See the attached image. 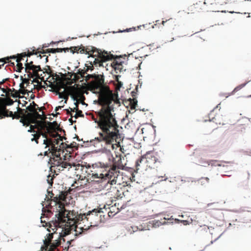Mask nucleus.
Masks as SVG:
<instances>
[{
  "label": "nucleus",
  "instance_id": "20",
  "mask_svg": "<svg viewBox=\"0 0 251 251\" xmlns=\"http://www.w3.org/2000/svg\"><path fill=\"white\" fill-rule=\"evenodd\" d=\"M136 93L134 91H132L131 92V95L133 97L132 99H130V108L131 109H135L136 105H137V100L135 98V96L136 95Z\"/></svg>",
  "mask_w": 251,
  "mask_h": 251
},
{
  "label": "nucleus",
  "instance_id": "11",
  "mask_svg": "<svg viewBox=\"0 0 251 251\" xmlns=\"http://www.w3.org/2000/svg\"><path fill=\"white\" fill-rule=\"evenodd\" d=\"M25 71L28 74V76L30 78L35 77H39L38 72L41 71V68L39 65H34L33 61H31L28 62L27 58L26 60V63L25 64Z\"/></svg>",
  "mask_w": 251,
  "mask_h": 251
},
{
  "label": "nucleus",
  "instance_id": "54",
  "mask_svg": "<svg viewBox=\"0 0 251 251\" xmlns=\"http://www.w3.org/2000/svg\"><path fill=\"white\" fill-rule=\"evenodd\" d=\"M50 53H56L55 49H50Z\"/></svg>",
  "mask_w": 251,
  "mask_h": 251
},
{
  "label": "nucleus",
  "instance_id": "13",
  "mask_svg": "<svg viewBox=\"0 0 251 251\" xmlns=\"http://www.w3.org/2000/svg\"><path fill=\"white\" fill-rule=\"evenodd\" d=\"M35 128H37L38 132H37L36 133L33 134L34 138H32L31 140H35L36 143L37 144H38V139L41 136V135H42L44 138H45V137H47V133H43V130H40V129H39V126H38V124L34 126L31 125L30 126V129L28 130V131L29 132H35V131L34 130Z\"/></svg>",
  "mask_w": 251,
  "mask_h": 251
},
{
  "label": "nucleus",
  "instance_id": "37",
  "mask_svg": "<svg viewBox=\"0 0 251 251\" xmlns=\"http://www.w3.org/2000/svg\"><path fill=\"white\" fill-rule=\"evenodd\" d=\"M49 69L50 70V72L48 73L47 72L49 75H50V77H51V79L50 80H53L58 75L56 74V73H53V72L51 70V69H50V67H49Z\"/></svg>",
  "mask_w": 251,
  "mask_h": 251
},
{
  "label": "nucleus",
  "instance_id": "32",
  "mask_svg": "<svg viewBox=\"0 0 251 251\" xmlns=\"http://www.w3.org/2000/svg\"><path fill=\"white\" fill-rule=\"evenodd\" d=\"M220 5H223L228 3L235 2L237 0H219Z\"/></svg>",
  "mask_w": 251,
  "mask_h": 251
},
{
  "label": "nucleus",
  "instance_id": "7",
  "mask_svg": "<svg viewBox=\"0 0 251 251\" xmlns=\"http://www.w3.org/2000/svg\"><path fill=\"white\" fill-rule=\"evenodd\" d=\"M64 236L62 232L56 231L49 233L47 238L44 241V246L41 247L42 251H58L57 247L61 245V240L65 242V239L62 238Z\"/></svg>",
  "mask_w": 251,
  "mask_h": 251
},
{
  "label": "nucleus",
  "instance_id": "51",
  "mask_svg": "<svg viewBox=\"0 0 251 251\" xmlns=\"http://www.w3.org/2000/svg\"><path fill=\"white\" fill-rule=\"evenodd\" d=\"M31 103L32 106H33L36 109V110H37V106H38V105L37 104H36L34 101H32V102Z\"/></svg>",
  "mask_w": 251,
  "mask_h": 251
},
{
  "label": "nucleus",
  "instance_id": "23",
  "mask_svg": "<svg viewBox=\"0 0 251 251\" xmlns=\"http://www.w3.org/2000/svg\"><path fill=\"white\" fill-rule=\"evenodd\" d=\"M75 144H76V143L74 142L70 144V145L68 144L67 143H62L58 149V151H63V149L64 148H73L75 147Z\"/></svg>",
  "mask_w": 251,
  "mask_h": 251
},
{
  "label": "nucleus",
  "instance_id": "57",
  "mask_svg": "<svg viewBox=\"0 0 251 251\" xmlns=\"http://www.w3.org/2000/svg\"><path fill=\"white\" fill-rule=\"evenodd\" d=\"M65 231H66L64 232V234L65 235H68L69 234L70 230H69V229H66Z\"/></svg>",
  "mask_w": 251,
  "mask_h": 251
},
{
  "label": "nucleus",
  "instance_id": "38",
  "mask_svg": "<svg viewBox=\"0 0 251 251\" xmlns=\"http://www.w3.org/2000/svg\"><path fill=\"white\" fill-rule=\"evenodd\" d=\"M63 80L64 78L62 77H60L59 75H58L54 79V80H53V82L55 83L58 82L59 83H62L63 84Z\"/></svg>",
  "mask_w": 251,
  "mask_h": 251
},
{
  "label": "nucleus",
  "instance_id": "18",
  "mask_svg": "<svg viewBox=\"0 0 251 251\" xmlns=\"http://www.w3.org/2000/svg\"><path fill=\"white\" fill-rule=\"evenodd\" d=\"M111 67L115 70L116 73L121 72L123 69L122 63H118L117 62H112L111 64Z\"/></svg>",
  "mask_w": 251,
  "mask_h": 251
},
{
  "label": "nucleus",
  "instance_id": "34",
  "mask_svg": "<svg viewBox=\"0 0 251 251\" xmlns=\"http://www.w3.org/2000/svg\"><path fill=\"white\" fill-rule=\"evenodd\" d=\"M67 75L68 76H69L70 77L69 79H71L73 76H74L73 79L75 80H78V79L79 78V77L77 75V74L76 73H72L71 72H68L67 73Z\"/></svg>",
  "mask_w": 251,
  "mask_h": 251
},
{
  "label": "nucleus",
  "instance_id": "29",
  "mask_svg": "<svg viewBox=\"0 0 251 251\" xmlns=\"http://www.w3.org/2000/svg\"><path fill=\"white\" fill-rule=\"evenodd\" d=\"M8 91L11 92L10 97H12L14 98H21V96H19V93H18V90H16L14 88L12 89L8 88Z\"/></svg>",
  "mask_w": 251,
  "mask_h": 251
},
{
  "label": "nucleus",
  "instance_id": "45",
  "mask_svg": "<svg viewBox=\"0 0 251 251\" xmlns=\"http://www.w3.org/2000/svg\"><path fill=\"white\" fill-rule=\"evenodd\" d=\"M21 79L22 80V82H23L24 84L26 83L27 85H28L29 83L30 80L28 78H24L22 76H21Z\"/></svg>",
  "mask_w": 251,
  "mask_h": 251
},
{
  "label": "nucleus",
  "instance_id": "21",
  "mask_svg": "<svg viewBox=\"0 0 251 251\" xmlns=\"http://www.w3.org/2000/svg\"><path fill=\"white\" fill-rule=\"evenodd\" d=\"M32 50L31 51H30L29 50H28L27 52H23L22 53L19 54V55H20L23 58L27 56H30L31 55L33 54H37L38 53V50H36L35 48L34 47L33 48Z\"/></svg>",
  "mask_w": 251,
  "mask_h": 251
},
{
  "label": "nucleus",
  "instance_id": "41",
  "mask_svg": "<svg viewBox=\"0 0 251 251\" xmlns=\"http://www.w3.org/2000/svg\"><path fill=\"white\" fill-rule=\"evenodd\" d=\"M26 109L32 113H33L36 111V109L33 106H32L31 103H30V105L26 107Z\"/></svg>",
  "mask_w": 251,
  "mask_h": 251
},
{
  "label": "nucleus",
  "instance_id": "64",
  "mask_svg": "<svg viewBox=\"0 0 251 251\" xmlns=\"http://www.w3.org/2000/svg\"><path fill=\"white\" fill-rule=\"evenodd\" d=\"M211 10L212 11H217L216 8H211Z\"/></svg>",
  "mask_w": 251,
  "mask_h": 251
},
{
  "label": "nucleus",
  "instance_id": "46",
  "mask_svg": "<svg viewBox=\"0 0 251 251\" xmlns=\"http://www.w3.org/2000/svg\"><path fill=\"white\" fill-rule=\"evenodd\" d=\"M18 91V93H19V95L20 94L22 95H25L27 92V90L25 89H20Z\"/></svg>",
  "mask_w": 251,
  "mask_h": 251
},
{
  "label": "nucleus",
  "instance_id": "42",
  "mask_svg": "<svg viewBox=\"0 0 251 251\" xmlns=\"http://www.w3.org/2000/svg\"><path fill=\"white\" fill-rule=\"evenodd\" d=\"M53 177L49 175L48 176L47 181L49 184L52 185L53 184Z\"/></svg>",
  "mask_w": 251,
  "mask_h": 251
},
{
  "label": "nucleus",
  "instance_id": "9",
  "mask_svg": "<svg viewBox=\"0 0 251 251\" xmlns=\"http://www.w3.org/2000/svg\"><path fill=\"white\" fill-rule=\"evenodd\" d=\"M124 167V165L122 163L121 156L118 157V160H116L113 158L112 166H111L109 165L110 173L112 174V176L113 177L111 181V185H115L117 183H118V185H120V182H118V178L120 174L119 170H123Z\"/></svg>",
  "mask_w": 251,
  "mask_h": 251
},
{
  "label": "nucleus",
  "instance_id": "19",
  "mask_svg": "<svg viewBox=\"0 0 251 251\" xmlns=\"http://www.w3.org/2000/svg\"><path fill=\"white\" fill-rule=\"evenodd\" d=\"M23 60H24V58L18 54L17 58L16 59V62H17L16 65V71L18 72H21L22 70L24 69L23 64L21 63V61Z\"/></svg>",
  "mask_w": 251,
  "mask_h": 251
},
{
  "label": "nucleus",
  "instance_id": "16",
  "mask_svg": "<svg viewBox=\"0 0 251 251\" xmlns=\"http://www.w3.org/2000/svg\"><path fill=\"white\" fill-rule=\"evenodd\" d=\"M108 208L109 209L108 215L109 217H113L116 214L120 211L119 208L116 206V203L110 207H108Z\"/></svg>",
  "mask_w": 251,
  "mask_h": 251
},
{
  "label": "nucleus",
  "instance_id": "56",
  "mask_svg": "<svg viewBox=\"0 0 251 251\" xmlns=\"http://www.w3.org/2000/svg\"><path fill=\"white\" fill-rule=\"evenodd\" d=\"M63 49H64L63 50V51H64L65 52H66V51H68L69 50H70V48H65Z\"/></svg>",
  "mask_w": 251,
  "mask_h": 251
},
{
  "label": "nucleus",
  "instance_id": "24",
  "mask_svg": "<svg viewBox=\"0 0 251 251\" xmlns=\"http://www.w3.org/2000/svg\"><path fill=\"white\" fill-rule=\"evenodd\" d=\"M59 89H58V91L56 92V95H58L59 98L60 99L63 98L65 99V102L66 103L67 100L68 99L69 94L65 90H64L62 92H59Z\"/></svg>",
  "mask_w": 251,
  "mask_h": 251
},
{
  "label": "nucleus",
  "instance_id": "3",
  "mask_svg": "<svg viewBox=\"0 0 251 251\" xmlns=\"http://www.w3.org/2000/svg\"><path fill=\"white\" fill-rule=\"evenodd\" d=\"M70 193V191H61L58 196L53 197L54 194L52 192H49V195L50 196V199L46 196L45 200L47 199V202L49 203L46 206H47L48 212L51 213V210L53 209V206L51 205V201H53L54 205H58L59 208L58 213L55 214V217L57 219L54 222H52L51 223H46V226H48L49 224V227L51 228L53 231L55 228L57 227H61L63 229V225L66 224V220H69L70 219V211H68L65 209L64 205L62 204L61 201L67 202V199L68 198V195ZM57 229H56V230ZM63 231L62 229L61 232Z\"/></svg>",
  "mask_w": 251,
  "mask_h": 251
},
{
  "label": "nucleus",
  "instance_id": "12",
  "mask_svg": "<svg viewBox=\"0 0 251 251\" xmlns=\"http://www.w3.org/2000/svg\"><path fill=\"white\" fill-rule=\"evenodd\" d=\"M39 126V129L46 131H55L59 129V126L56 122H50L39 121L36 122Z\"/></svg>",
  "mask_w": 251,
  "mask_h": 251
},
{
  "label": "nucleus",
  "instance_id": "28",
  "mask_svg": "<svg viewBox=\"0 0 251 251\" xmlns=\"http://www.w3.org/2000/svg\"><path fill=\"white\" fill-rule=\"evenodd\" d=\"M24 110V109H22L20 107H18V111L14 113L13 119L15 118L19 119L22 115H24V113H23Z\"/></svg>",
  "mask_w": 251,
  "mask_h": 251
},
{
  "label": "nucleus",
  "instance_id": "60",
  "mask_svg": "<svg viewBox=\"0 0 251 251\" xmlns=\"http://www.w3.org/2000/svg\"><path fill=\"white\" fill-rule=\"evenodd\" d=\"M69 89L72 91L73 90H74L75 89V86H71L69 87Z\"/></svg>",
  "mask_w": 251,
  "mask_h": 251
},
{
  "label": "nucleus",
  "instance_id": "58",
  "mask_svg": "<svg viewBox=\"0 0 251 251\" xmlns=\"http://www.w3.org/2000/svg\"><path fill=\"white\" fill-rule=\"evenodd\" d=\"M6 80V79H3L2 81H0V84L1 85L2 84H3L5 82Z\"/></svg>",
  "mask_w": 251,
  "mask_h": 251
},
{
  "label": "nucleus",
  "instance_id": "40",
  "mask_svg": "<svg viewBox=\"0 0 251 251\" xmlns=\"http://www.w3.org/2000/svg\"><path fill=\"white\" fill-rule=\"evenodd\" d=\"M37 50H38V53H42V54H44V53H50V49H47L46 50H44L43 49H42L40 50V49L38 48L37 49Z\"/></svg>",
  "mask_w": 251,
  "mask_h": 251
},
{
  "label": "nucleus",
  "instance_id": "1",
  "mask_svg": "<svg viewBox=\"0 0 251 251\" xmlns=\"http://www.w3.org/2000/svg\"><path fill=\"white\" fill-rule=\"evenodd\" d=\"M85 77L86 80L93 79L87 83V87L94 93L99 90L98 102L101 106L98 114L100 117L99 125L102 132H100L99 136L95 138L94 141H97L98 143L104 142L106 145H111L112 149H114L115 145L120 146L121 140L118 129L119 126L114 115L111 113L113 108L110 106L115 100V95L108 86L104 85L103 75H88ZM93 142V140L90 141L91 143Z\"/></svg>",
  "mask_w": 251,
  "mask_h": 251
},
{
  "label": "nucleus",
  "instance_id": "36",
  "mask_svg": "<svg viewBox=\"0 0 251 251\" xmlns=\"http://www.w3.org/2000/svg\"><path fill=\"white\" fill-rule=\"evenodd\" d=\"M220 115H218L216 116L215 117L212 118L213 122L216 123V124H219V125H224L225 123L224 122H221L219 121V119L220 118Z\"/></svg>",
  "mask_w": 251,
  "mask_h": 251
},
{
  "label": "nucleus",
  "instance_id": "14",
  "mask_svg": "<svg viewBox=\"0 0 251 251\" xmlns=\"http://www.w3.org/2000/svg\"><path fill=\"white\" fill-rule=\"evenodd\" d=\"M0 106L1 108H3V111L5 113L6 112V105H11L13 104L14 101L11 99L9 97H6L5 98H0Z\"/></svg>",
  "mask_w": 251,
  "mask_h": 251
},
{
  "label": "nucleus",
  "instance_id": "61",
  "mask_svg": "<svg viewBox=\"0 0 251 251\" xmlns=\"http://www.w3.org/2000/svg\"><path fill=\"white\" fill-rule=\"evenodd\" d=\"M75 106H76V105H79V102H78L77 101H76L75 102Z\"/></svg>",
  "mask_w": 251,
  "mask_h": 251
},
{
  "label": "nucleus",
  "instance_id": "4",
  "mask_svg": "<svg viewBox=\"0 0 251 251\" xmlns=\"http://www.w3.org/2000/svg\"><path fill=\"white\" fill-rule=\"evenodd\" d=\"M81 53H86L92 57H96L94 60V64L96 67H104V63L111 60L113 57L110 52L98 49L93 46L81 48L79 50Z\"/></svg>",
  "mask_w": 251,
  "mask_h": 251
},
{
  "label": "nucleus",
  "instance_id": "62",
  "mask_svg": "<svg viewBox=\"0 0 251 251\" xmlns=\"http://www.w3.org/2000/svg\"><path fill=\"white\" fill-rule=\"evenodd\" d=\"M56 169H58L59 171H63V170L61 169V167H57Z\"/></svg>",
  "mask_w": 251,
  "mask_h": 251
},
{
  "label": "nucleus",
  "instance_id": "10",
  "mask_svg": "<svg viewBox=\"0 0 251 251\" xmlns=\"http://www.w3.org/2000/svg\"><path fill=\"white\" fill-rule=\"evenodd\" d=\"M49 151L52 153V155L54 156L53 157H50V161L51 164L52 165V167H61L62 170H64L65 168H68V170L72 168V165L67 162L62 161L61 158L60 157V153H57L58 149L56 150L55 153H53L51 150Z\"/></svg>",
  "mask_w": 251,
  "mask_h": 251
},
{
  "label": "nucleus",
  "instance_id": "17",
  "mask_svg": "<svg viewBox=\"0 0 251 251\" xmlns=\"http://www.w3.org/2000/svg\"><path fill=\"white\" fill-rule=\"evenodd\" d=\"M87 173V176H91V177L90 179L92 178L93 181L95 180V175L96 174V168L95 167V164L93 165L92 167H89L87 168V170L86 171Z\"/></svg>",
  "mask_w": 251,
  "mask_h": 251
},
{
  "label": "nucleus",
  "instance_id": "63",
  "mask_svg": "<svg viewBox=\"0 0 251 251\" xmlns=\"http://www.w3.org/2000/svg\"><path fill=\"white\" fill-rule=\"evenodd\" d=\"M67 113L68 114H70V115H72L71 113L70 112V111H69V110H67Z\"/></svg>",
  "mask_w": 251,
  "mask_h": 251
},
{
  "label": "nucleus",
  "instance_id": "59",
  "mask_svg": "<svg viewBox=\"0 0 251 251\" xmlns=\"http://www.w3.org/2000/svg\"><path fill=\"white\" fill-rule=\"evenodd\" d=\"M62 106H59L55 108V111H58L59 109H60L61 108Z\"/></svg>",
  "mask_w": 251,
  "mask_h": 251
},
{
  "label": "nucleus",
  "instance_id": "39",
  "mask_svg": "<svg viewBox=\"0 0 251 251\" xmlns=\"http://www.w3.org/2000/svg\"><path fill=\"white\" fill-rule=\"evenodd\" d=\"M81 49V47H72L70 48L71 51L73 53H75V52H78V51Z\"/></svg>",
  "mask_w": 251,
  "mask_h": 251
},
{
  "label": "nucleus",
  "instance_id": "44",
  "mask_svg": "<svg viewBox=\"0 0 251 251\" xmlns=\"http://www.w3.org/2000/svg\"><path fill=\"white\" fill-rule=\"evenodd\" d=\"M92 61L91 62V66H86V71H88L89 70H93L94 69V66H96L94 64V61L93 62V63H92Z\"/></svg>",
  "mask_w": 251,
  "mask_h": 251
},
{
  "label": "nucleus",
  "instance_id": "52",
  "mask_svg": "<svg viewBox=\"0 0 251 251\" xmlns=\"http://www.w3.org/2000/svg\"><path fill=\"white\" fill-rule=\"evenodd\" d=\"M63 50H64L62 48H56L55 49L56 52H61L63 51Z\"/></svg>",
  "mask_w": 251,
  "mask_h": 251
},
{
  "label": "nucleus",
  "instance_id": "2",
  "mask_svg": "<svg viewBox=\"0 0 251 251\" xmlns=\"http://www.w3.org/2000/svg\"><path fill=\"white\" fill-rule=\"evenodd\" d=\"M103 213L101 208L94 209L87 213L77 214L74 217L73 212H70V219L66 220V224H64L63 226L69 227L71 229L75 228V234L77 236L87 231L90 227L101 223V217H104Z\"/></svg>",
  "mask_w": 251,
  "mask_h": 251
},
{
  "label": "nucleus",
  "instance_id": "48",
  "mask_svg": "<svg viewBox=\"0 0 251 251\" xmlns=\"http://www.w3.org/2000/svg\"><path fill=\"white\" fill-rule=\"evenodd\" d=\"M76 113L77 116H78L79 117H84V115L82 113V111L80 110H78L76 111Z\"/></svg>",
  "mask_w": 251,
  "mask_h": 251
},
{
  "label": "nucleus",
  "instance_id": "55",
  "mask_svg": "<svg viewBox=\"0 0 251 251\" xmlns=\"http://www.w3.org/2000/svg\"><path fill=\"white\" fill-rule=\"evenodd\" d=\"M44 109H45V107L44 106H42L41 107H39V106H37V110H38L39 111H41Z\"/></svg>",
  "mask_w": 251,
  "mask_h": 251
},
{
  "label": "nucleus",
  "instance_id": "43",
  "mask_svg": "<svg viewBox=\"0 0 251 251\" xmlns=\"http://www.w3.org/2000/svg\"><path fill=\"white\" fill-rule=\"evenodd\" d=\"M118 75H117L116 76V81L118 82V84H117V89H120V87H122V86L123 85V83L121 82V81H119V80H118Z\"/></svg>",
  "mask_w": 251,
  "mask_h": 251
},
{
  "label": "nucleus",
  "instance_id": "5",
  "mask_svg": "<svg viewBox=\"0 0 251 251\" xmlns=\"http://www.w3.org/2000/svg\"><path fill=\"white\" fill-rule=\"evenodd\" d=\"M43 133H47V137H45V139L44 140L43 144L45 145V149H48L44 152L45 156L48 155L50 150L52 151L53 153H55L56 150H58L57 147H55V145H58L60 141H63V139H66L59 135L56 131L43 130Z\"/></svg>",
  "mask_w": 251,
  "mask_h": 251
},
{
  "label": "nucleus",
  "instance_id": "30",
  "mask_svg": "<svg viewBox=\"0 0 251 251\" xmlns=\"http://www.w3.org/2000/svg\"><path fill=\"white\" fill-rule=\"evenodd\" d=\"M207 163L208 165H211L212 166H223V167L227 166V165L225 166L223 164V162H221L220 163L217 160H210V161L207 162Z\"/></svg>",
  "mask_w": 251,
  "mask_h": 251
},
{
  "label": "nucleus",
  "instance_id": "27",
  "mask_svg": "<svg viewBox=\"0 0 251 251\" xmlns=\"http://www.w3.org/2000/svg\"><path fill=\"white\" fill-rule=\"evenodd\" d=\"M29 116H33L36 119H41L42 120H44L46 117L45 116H43L40 114L36 110L33 113H28L27 114Z\"/></svg>",
  "mask_w": 251,
  "mask_h": 251
},
{
  "label": "nucleus",
  "instance_id": "53",
  "mask_svg": "<svg viewBox=\"0 0 251 251\" xmlns=\"http://www.w3.org/2000/svg\"><path fill=\"white\" fill-rule=\"evenodd\" d=\"M20 89H25V87L24 85V83L23 82H22L20 84Z\"/></svg>",
  "mask_w": 251,
  "mask_h": 251
},
{
  "label": "nucleus",
  "instance_id": "22",
  "mask_svg": "<svg viewBox=\"0 0 251 251\" xmlns=\"http://www.w3.org/2000/svg\"><path fill=\"white\" fill-rule=\"evenodd\" d=\"M198 183L202 186H207L210 181V179L207 177H201L198 180Z\"/></svg>",
  "mask_w": 251,
  "mask_h": 251
},
{
  "label": "nucleus",
  "instance_id": "26",
  "mask_svg": "<svg viewBox=\"0 0 251 251\" xmlns=\"http://www.w3.org/2000/svg\"><path fill=\"white\" fill-rule=\"evenodd\" d=\"M3 111L4 110L3 108H2V111L1 113H0V119H2L5 117H11L12 118L13 117L14 114L12 111H9L6 109L5 113H3L4 112Z\"/></svg>",
  "mask_w": 251,
  "mask_h": 251
},
{
  "label": "nucleus",
  "instance_id": "31",
  "mask_svg": "<svg viewBox=\"0 0 251 251\" xmlns=\"http://www.w3.org/2000/svg\"><path fill=\"white\" fill-rule=\"evenodd\" d=\"M87 71H86V69L85 68L84 69H79L78 70L77 73H76L77 75H79L81 77H84V75L87 74Z\"/></svg>",
  "mask_w": 251,
  "mask_h": 251
},
{
  "label": "nucleus",
  "instance_id": "6",
  "mask_svg": "<svg viewBox=\"0 0 251 251\" xmlns=\"http://www.w3.org/2000/svg\"><path fill=\"white\" fill-rule=\"evenodd\" d=\"M160 161L156 156V153L153 151H148L143 155L140 160L136 163V170H146L148 168L152 169L157 167V163Z\"/></svg>",
  "mask_w": 251,
  "mask_h": 251
},
{
  "label": "nucleus",
  "instance_id": "49",
  "mask_svg": "<svg viewBox=\"0 0 251 251\" xmlns=\"http://www.w3.org/2000/svg\"><path fill=\"white\" fill-rule=\"evenodd\" d=\"M0 89L2 91L3 93H5L6 95V96L9 95V92L8 91V88L6 90L4 88H2L0 87Z\"/></svg>",
  "mask_w": 251,
  "mask_h": 251
},
{
  "label": "nucleus",
  "instance_id": "8",
  "mask_svg": "<svg viewBox=\"0 0 251 251\" xmlns=\"http://www.w3.org/2000/svg\"><path fill=\"white\" fill-rule=\"evenodd\" d=\"M95 167L96 168L95 178L100 180L108 179V183L111 185V181L113 177L110 173L109 165L99 163L95 164Z\"/></svg>",
  "mask_w": 251,
  "mask_h": 251
},
{
  "label": "nucleus",
  "instance_id": "35",
  "mask_svg": "<svg viewBox=\"0 0 251 251\" xmlns=\"http://www.w3.org/2000/svg\"><path fill=\"white\" fill-rule=\"evenodd\" d=\"M96 115H97V117L95 118L94 116H92V119L93 120L95 121V123H97V124H98V127L100 128V129L101 130V132H100H100H102V130L101 129V128L99 126V120H100V117L98 115V111L97 112H95ZM100 133H99V134Z\"/></svg>",
  "mask_w": 251,
  "mask_h": 251
},
{
  "label": "nucleus",
  "instance_id": "50",
  "mask_svg": "<svg viewBox=\"0 0 251 251\" xmlns=\"http://www.w3.org/2000/svg\"><path fill=\"white\" fill-rule=\"evenodd\" d=\"M70 109H71V112H74V111L76 112V111L79 110L78 105H76V106H75V107H74L73 109L70 108Z\"/></svg>",
  "mask_w": 251,
  "mask_h": 251
},
{
  "label": "nucleus",
  "instance_id": "15",
  "mask_svg": "<svg viewBox=\"0 0 251 251\" xmlns=\"http://www.w3.org/2000/svg\"><path fill=\"white\" fill-rule=\"evenodd\" d=\"M15 58H17V56L12 55L0 59V69L1 66H3L5 63H9L10 65L14 66L15 65L14 62H12L10 59Z\"/></svg>",
  "mask_w": 251,
  "mask_h": 251
},
{
  "label": "nucleus",
  "instance_id": "25",
  "mask_svg": "<svg viewBox=\"0 0 251 251\" xmlns=\"http://www.w3.org/2000/svg\"><path fill=\"white\" fill-rule=\"evenodd\" d=\"M204 3L207 6H214L220 5L219 0H205Z\"/></svg>",
  "mask_w": 251,
  "mask_h": 251
},
{
  "label": "nucleus",
  "instance_id": "47",
  "mask_svg": "<svg viewBox=\"0 0 251 251\" xmlns=\"http://www.w3.org/2000/svg\"><path fill=\"white\" fill-rule=\"evenodd\" d=\"M113 59H114V60L113 62H117V63H123L122 61H120V57H116V58H115L114 56L113 55V57L110 60H112Z\"/></svg>",
  "mask_w": 251,
  "mask_h": 251
},
{
  "label": "nucleus",
  "instance_id": "33",
  "mask_svg": "<svg viewBox=\"0 0 251 251\" xmlns=\"http://www.w3.org/2000/svg\"><path fill=\"white\" fill-rule=\"evenodd\" d=\"M20 122L23 123L24 126H28L30 125V122L29 120L25 118H22L20 119Z\"/></svg>",
  "mask_w": 251,
  "mask_h": 251
}]
</instances>
